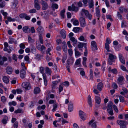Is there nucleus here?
<instances>
[{"mask_svg": "<svg viewBox=\"0 0 128 128\" xmlns=\"http://www.w3.org/2000/svg\"><path fill=\"white\" fill-rule=\"evenodd\" d=\"M108 58V61L110 64H112V62L114 61V59L116 58V56L112 54H109Z\"/></svg>", "mask_w": 128, "mask_h": 128, "instance_id": "nucleus-1", "label": "nucleus"}, {"mask_svg": "<svg viewBox=\"0 0 128 128\" xmlns=\"http://www.w3.org/2000/svg\"><path fill=\"white\" fill-rule=\"evenodd\" d=\"M82 12L84 13L86 17L88 18L90 20H91L92 19V15L91 14H90L89 12L87 10L84 9H82L81 12V13L82 15Z\"/></svg>", "mask_w": 128, "mask_h": 128, "instance_id": "nucleus-2", "label": "nucleus"}, {"mask_svg": "<svg viewBox=\"0 0 128 128\" xmlns=\"http://www.w3.org/2000/svg\"><path fill=\"white\" fill-rule=\"evenodd\" d=\"M22 86L26 90H30L31 88L30 83L29 82H23L22 84Z\"/></svg>", "mask_w": 128, "mask_h": 128, "instance_id": "nucleus-3", "label": "nucleus"}, {"mask_svg": "<svg viewBox=\"0 0 128 128\" xmlns=\"http://www.w3.org/2000/svg\"><path fill=\"white\" fill-rule=\"evenodd\" d=\"M40 3L42 6V10H45L48 8V6L47 2L42 0L40 1Z\"/></svg>", "mask_w": 128, "mask_h": 128, "instance_id": "nucleus-4", "label": "nucleus"}, {"mask_svg": "<svg viewBox=\"0 0 128 128\" xmlns=\"http://www.w3.org/2000/svg\"><path fill=\"white\" fill-rule=\"evenodd\" d=\"M79 20L81 26L82 27H84L86 24L85 18L83 17H81L80 18Z\"/></svg>", "mask_w": 128, "mask_h": 128, "instance_id": "nucleus-5", "label": "nucleus"}, {"mask_svg": "<svg viewBox=\"0 0 128 128\" xmlns=\"http://www.w3.org/2000/svg\"><path fill=\"white\" fill-rule=\"evenodd\" d=\"M26 68H22L20 72V76L21 78H25L26 76Z\"/></svg>", "mask_w": 128, "mask_h": 128, "instance_id": "nucleus-6", "label": "nucleus"}, {"mask_svg": "<svg viewBox=\"0 0 128 128\" xmlns=\"http://www.w3.org/2000/svg\"><path fill=\"white\" fill-rule=\"evenodd\" d=\"M117 122L120 126H124L128 124V122L126 121L121 120H117Z\"/></svg>", "mask_w": 128, "mask_h": 128, "instance_id": "nucleus-7", "label": "nucleus"}, {"mask_svg": "<svg viewBox=\"0 0 128 128\" xmlns=\"http://www.w3.org/2000/svg\"><path fill=\"white\" fill-rule=\"evenodd\" d=\"M79 115L80 118L83 120H85L86 118L85 114L82 111L80 110L79 111Z\"/></svg>", "mask_w": 128, "mask_h": 128, "instance_id": "nucleus-8", "label": "nucleus"}, {"mask_svg": "<svg viewBox=\"0 0 128 128\" xmlns=\"http://www.w3.org/2000/svg\"><path fill=\"white\" fill-rule=\"evenodd\" d=\"M6 72L8 74H11L12 72V68L10 66H8L6 68Z\"/></svg>", "mask_w": 128, "mask_h": 128, "instance_id": "nucleus-9", "label": "nucleus"}, {"mask_svg": "<svg viewBox=\"0 0 128 128\" xmlns=\"http://www.w3.org/2000/svg\"><path fill=\"white\" fill-rule=\"evenodd\" d=\"M94 120H90L89 122V125H91L92 128H96V122H94Z\"/></svg>", "mask_w": 128, "mask_h": 128, "instance_id": "nucleus-10", "label": "nucleus"}, {"mask_svg": "<svg viewBox=\"0 0 128 128\" xmlns=\"http://www.w3.org/2000/svg\"><path fill=\"white\" fill-rule=\"evenodd\" d=\"M118 56L120 61L122 63L125 64V62L124 58L122 54L120 53H119L118 54Z\"/></svg>", "mask_w": 128, "mask_h": 128, "instance_id": "nucleus-11", "label": "nucleus"}, {"mask_svg": "<svg viewBox=\"0 0 128 128\" xmlns=\"http://www.w3.org/2000/svg\"><path fill=\"white\" fill-rule=\"evenodd\" d=\"M36 30L38 32L39 34H42L44 31L43 28L41 26H39L36 29Z\"/></svg>", "mask_w": 128, "mask_h": 128, "instance_id": "nucleus-12", "label": "nucleus"}, {"mask_svg": "<svg viewBox=\"0 0 128 128\" xmlns=\"http://www.w3.org/2000/svg\"><path fill=\"white\" fill-rule=\"evenodd\" d=\"M22 29L23 32L25 33L28 34L30 32V28L28 26H25L23 27Z\"/></svg>", "mask_w": 128, "mask_h": 128, "instance_id": "nucleus-13", "label": "nucleus"}, {"mask_svg": "<svg viewBox=\"0 0 128 128\" xmlns=\"http://www.w3.org/2000/svg\"><path fill=\"white\" fill-rule=\"evenodd\" d=\"M91 48L92 49L94 48L95 50H97L98 48L96 44L95 41H92L91 42Z\"/></svg>", "mask_w": 128, "mask_h": 128, "instance_id": "nucleus-14", "label": "nucleus"}, {"mask_svg": "<svg viewBox=\"0 0 128 128\" xmlns=\"http://www.w3.org/2000/svg\"><path fill=\"white\" fill-rule=\"evenodd\" d=\"M60 34L62 37L63 38H65L66 36V32L64 29H62L60 31Z\"/></svg>", "mask_w": 128, "mask_h": 128, "instance_id": "nucleus-15", "label": "nucleus"}, {"mask_svg": "<svg viewBox=\"0 0 128 128\" xmlns=\"http://www.w3.org/2000/svg\"><path fill=\"white\" fill-rule=\"evenodd\" d=\"M42 76L43 78L44 85L45 86H46L47 85L48 80L46 79L47 76L46 74L45 73H44L42 74Z\"/></svg>", "mask_w": 128, "mask_h": 128, "instance_id": "nucleus-16", "label": "nucleus"}, {"mask_svg": "<svg viewBox=\"0 0 128 128\" xmlns=\"http://www.w3.org/2000/svg\"><path fill=\"white\" fill-rule=\"evenodd\" d=\"M88 102L90 107L92 106V98L90 95H89L88 97Z\"/></svg>", "mask_w": 128, "mask_h": 128, "instance_id": "nucleus-17", "label": "nucleus"}, {"mask_svg": "<svg viewBox=\"0 0 128 128\" xmlns=\"http://www.w3.org/2000/svg\"><path fill=\"white\" fill-rule=\"evenodd\" d=\"M113 103L111 101H110L108 104L107 106V110L112 109Z\"/></svg>", "mask_w": 128, "mask_h": 128, "instance_id": "nucleus-18", "label": "nucleus"}, {"mask_svg": "<svg viewBox=\"0 0 128 128\" xmlns=\"http://www.w3.org/2000/svg\"><path fill=\"white\" fill-rule=\"evenodd\" d=\"M40 88L39 87H36L34 88V93L36 94H37L40 93Z\"/></svg>", "mask_w": 128, "mask_h": 128, "instance_id": "nucleus-19", "label": "nucleus"}, {"mask_svg": "<svg viewBox=\"0 0 128 128\" xmlns=\"http://www.w3.org/2000/svg\"><path fill=\"white\" fill-rule=\"evenodd\" d=\"M36 48L38 49L41 51L44 50L46 49L45 47L43 45L41 46L40 45H39L36 46Z\"/></svg>", "mask_w": 128, "mask_h": 128, "instance_id": "nucleus-20", "label": "nucleus"}, {"mask_svg": "<svg viewBox=\"0 0 128 128\" xmlns=\"http://www.w3.org/2000/svg\"><path fill=\"white\" fill-rule=\"evenodd\" d=\"M124 79V78L123 76H120L118 79V83L121 84L122 82Z\"/></svg>", "mask_w": 128, "mask_h": 128, "instance_id": "nucleus-21", "label": "nucleus"}, {"mask_svg": "<svg viewBox=\"0 0 128 128\" xmlns=\"http://www.w3.org/2000/svg\"><path fill=\"white\" fill-rule=\"evenodd\" d=\"M3 82L6 84L8 83L9 81V78L6 76H4L2 78Z\"/></svg>", "mask_w": 128, "mask_h": 128, "instance_id": "nucleus-22", "label": "nucleus"}, {"mask_svg": "<svg viewBox=\"0 0 128 128\" xmlns=\"http://www.w3.org/2000/svg\"><path fill=\"white\" fill-rule=\"evenodd\" d=\"M71 21L73 23L74 25L77 26L79 24L78 21L77 20H74V19H72L71 20Z\"/></svg>", "mask_w": 128, "mask_h": 128, "instance_id": "nucleus-23", "label": "nucleus"}, {"mask_svg": "<svg viewBox=\"0 0 128 128\" xmlns=\"http://www.w3.org/2000/svg\"><path fill=\"white\" fill-rule=\"evenodd\" d=\"M65 10L64 9L62 10L60 12V15L62 18L64 19L65 18V16L64 15V13L65 12Z\"/></svg>", "mask_w": 128, "mask_h": 128, "instance_id": "nucleus-24", "label": "nucleus"}, {"mask_svg": "<svg viewBox=\"0 0 128 128\" xmlns=\"http://www.w3.org/2000/svg\"><path fill=\"white\" fill-rule=\"evenodd\" d=\"M46 72L49 74L50 75L51 74L52 71L48 67H46L45 69Z\"/></svg>", "mask_w": 128, "mask_h": 128, "instance_id": "nucleus-25", "label": "nucleus"}, {"mask_svg": "<svg viewBox=\"0 0 128 128\" xmlns=\"http://www.w3.org/2000/svg\"><path fill=\"white\" fill-rule=\"evenodd\" d=\"M68 108L69 112H71L73 110V104L72 103H70L69 104Z\"/></svg>", "mask_w": 128, "mask_h": 128, "instance_id": "nucleus-26", "label": "nucleus"}, {"mask_svg": "<svg viewBox=\"0 0 128 128\" xmlns=\"http://www.w3.org/2000/svg\"><path fill=\"white\" fill-rule=\"evenodd\" d=\"M8 118V117L5 116L4 117L2 121V122L4 124H6L7 122Z\"/></svg>", "mask_w": 128, "mask_h": 128, "instance_id": "nucleus-27", "label": "nucleus"}, {"mask_svg": "<svg viewBox=\"0 0 128 128\" xmlns=\"http://www.w3.org/2000/svg\"><path fill=\"white\" fill-rule=\"evenodd\" d=\"M70 40L72 41L73 44V45L74 46V44H76L77 42V40L74 37L71 38L70 39Z\"/></svg>", "mask_w": 128, "mask_h": 128, "instance_id": "nucleus-28", "label": "nucleus"}, {"mask_svg": "<svg viewBox=\"0 0 128 128\" xmlns=\"http://www.w3.org/2000/svg\"><path fill=\"white\" fill-rule=\"evenodd\" d=\"M102 82H100L98 85L97 88L99 90H101L102 88Z\"/></svg>", "mask_w": 128, "mask_h": 128, "instance_id": "nucleus-29", "label": "nucleus"}, {"mask_svg": "<svg viewBox=\"0 0 128 128\" xmlns=\"http://www.w3.org/2000/svg\"><path fill=\"white\" fill-rule=\"evenodd\" d=\"M60 80H58V81H53L52 82V88L53 89L55 88V86L57 85L58 82H60Z\"/></svg>", "mask_w": 128, "mask_h": 128, "instance_id": "nucleus-30", "label": "nucleus"}, {"mask_svg": "<svg viewBox=\"0 0 128 128\" xmlns=\"http://www.w3.org/2000/svg\"><path fill=\"white\" fill-rule=\"evenodd\" d=\"M31 52L33 53H36V49L34 46L33 45H32L31 46Z\"/></svg>", "mask_w": 128, "mask_h": 128, "instance_id": "nucleus-31", "label": "nucleus"}, {"mask_svg": "<svg viewBox=\"0 0 128 128\" xmlns=\"http://www.w3.org/2000/svg\"><path fill=\"white\" fill-rule=\"evenodd\" d=\"M96 101L98 104L100 103L101 100L100 98L98 96H96Z\"/></svg>", "mask_w": 128, "mask_h": 128, "instance_id": "nucleus-32", "label": "nucleus"}, {"mask_svg": "<svg viewBox=\"0 0 128 128\" xmlns=\"http://www.w3.org/2000/svg\"><path fill=\"white\" fill-rule=\"evenodd\" d=\"M18 3V1L17 0H14V2L12 3L13 5L12 6V7L13 8H15L17 6Z\"/></svg>", "mask_w": 128, "mask_h": 128, "instance_id": "nucleus-33", "label": "nucleus"}, {"mask_svg": "<svg viewBox=\"0 0 128 128\" xmlns=\"http://www.w3.org/2000/svg\"><path fill=\"white\" fill-rule=\"evenodd\" d=\"M78 70H81L80 72V74L82 76H84L85 75V73L84 71V69L82 68H79L78 69Z\"/></svg>", "mask_w": 128, "mask_h": 128, "instance_id": "nucleus-34", "label": "nucleus"}, {"mask_svg": "<svg viewBox=\"0 0 128 128\" xmlns=\"http://www.w3.org/2000/svg\"><path fill=\"white\" fill-rule=\"evenodd\" d=\"M74 58H72L68 60V63L70 64H72L74 62Z\"/></svg>", "mask_w": 128, "mask_h": 128, "instance_id": "nucleus-35", "label": "nucleus"}, {"mask_svg": "<svg viewBox=\"0 0 128 128\" xmlns=\"http://www.w3.org/2000/svg\"><path fill=\"white\" fill-rule=\"evenodd\" d=\"M75 55L76 56H79L81 55V53L77 50L76 49H75Z\"/></svg>", "mask_w": 128, "mask_h": 128, "instance_id": "nucleus-36", "label": "nucleus"}, {"mask_svg": "<svg viewBox=\"0 0 128 128\" xmlns=\"http://www.w3.org/2000/svg\"><path fill=\"white\" fill-rule=\"evenodd\" d=\"M52 7L54 10L57 9L58 8V5L56 4H52Z\"/></svg>", "mask_w": 128, "mask_h": 128, "instance_id": "nucleus-37", "label": "nucleus"}, {"mask_svg": "<svg viewBox=\"0 0 128 128\" xmlns=\"http://www.w3.org/2000/svg\"><path fill=\"white\" fill-rule=\"evenodd\" d=\"M58 90L59 93L60 94L63 90V86L62 84H61L59 86Z\"/></svg>", "mask_w": 128, "mask_h": 128, "instance_id": "nucleus-38", "label": "nucleus"}, {"mask_svg": "<svg viewBox=\"0 0 128 128\" xmlns=\"http://www.w3.org/2000/svg\"><path fill=\"white\" fill-rule=\"evenodd\" d=\"M10 40L8 42L10 44H12V43L14 42L16 43V41L14 39L12 38H10Z\"/></svg>", "mask_w": 128, "mask_h": 128, "instance_id": "nucleus-39", "label": "nucleus"}, {"mask_svg": "<svg viewBox=\"0 0 128 128\" xmlns=\"http://www.w3.org/2000/svg\"><path fill=\"white\" fill-rule=\"evenodd\" d=\"M80 30V28L77 27L74 28H73V31L75 32H77L79 31Z\"/></svg>", "mask_w": 128, "mask_h": 128, "instance_id": "nucleus-40", "label": "nucleus"}, {"mask_svg": "<svg viewBox=\"0 0 128 128\" xmlns=\"http://www.w3.org/2000/svg\"><path fill=\"white\" fill-rule=\"evenodd\" d=\"M126 21L123 20L121 23V27L122 28L125 27L126 26Z\"/></svg>", "mask_w": 128, "mask_h": 128, "instance_id": "nucleus-41", "label": "nucleus"}, {"mask_svg": "<svg viewBox=\"0 0 128 128\" xmlns=\"http://www.w3.org/2000/svg\"><path fill=\"white\" fill-rule=\"evenodd\" d=\"M58 105L57 103H56L53 105V108L52 109V111L53 112H54L56 111V109L58 107Z\"/></svg>", "mask_w": 128, "mask_h": 128, "instance_id": "nucleus-42", "label": "nucleus"}, {"mask_svg": "<svg viewBox=\"0 0 128 128\" xmlns=\"http://www.w3.org/2000/svg\"><path fill=\"white\" fill-rule=\"evenodd\" d=\"M72 7V11H74L76 12L78 11V7L75 6L73 4Z\"/></svg>", "mask_w": 128, "mask_h": 128, "instance_id": "nucleus-43", "label": "nucleus"}, {"mask_svg": "<svg viewBox=\"0 0 128 128\" xmlns=\"http://www.w3.org/2000/svg\"><path fill=\"white\" fill-rule=\"evenodd\" d=\"M28 42L29 43L33 42L34 41V40L32 39L31 37L29 36H28Z\"/></svg>", "mask_w": 128, "mask_h": 128, "instance_id": "nucleus-44", "label": "nucleus"}, {"mask_svg": "<svg viewBox=\"0 0 128 128\" xmlns=\"http://www.w3.org/2000/svg\"><path fill=\"white\" fill-rule=\"evenodd\" d=\"M0 12L5 17L6 16L8 15V13L6 12H4V10H1L0 11Z\"/></svg>", "mask_w": 128, "mask_h": 128, "instance_id": "nucleus-45", "label": "nucleus"}, {"mask_svg": "<svg viewBox=\"0 0 128 128\" xmlns=\"http://www.w3.org/2000/svg\"><path fill=\"white\" fill-rule=\"evenodd\" d=\"M119 98L120 102H124V97L121 96H119Z\"/></svg>", "mask_w": 128, "mask_h": 128, "instance_id": "nucleus-46", "label": "nucleus"}, {"mask_svg": "<svg viewBox=\"0 0 128 128\" xmlns=\"http://www.w3.org/2000/svg\"><path fill=\"white\" fill-rule=\"evenodd\" d=\"M108 112L111 116H112L114 113L113 112L112 109L107 110Z\"/></svg>", "mask_w": 128, "mask_h": 128, "instance_id": "nucleus-47", "label": "nucleus"}, {"mask_svg": "<svg viewBox=\"0 0 128 128\" xmlns=\"http://www.w3.org/2000/svg\"><path fill=\"white\" fill-rule=\"evenodd\" d=\"M6 5V2H5L3 1L1 3H0V8H3Z\"/></svg>", "mask_w": 128, "mask_h": 128, "instance_id": "nucleus-48", "label": "nucleus"}, {"mask_svg": "<svg viewBox=\"0 0 128 128\" xmlns=\"http://www.w3.org/2000/svg\"><path fill=\"white\" fill-rule=\"evenodd\" d=\"M81 61V60L80 58H79L75 62V64L76 66H78L79 65Z\"/></svg>", "mask_w": 128, "mask_h": 128, "instance_id": "nucleus-49", "label": "nucleus"}, {"mask_svg": "<svg viewBox=\"0 0 128 128\" xmlns=\"http://www.w3.org/2000/svg\"><path fill=\"white\" fill-rule=\"evenodd\" d=\"M68 53L70 56H71L72 55L73 52L71 48L69 49L68 50Z\"/></svg>", "mask_w": 128, "mask_h": 128, "instance_id": "nucleus-50", "label": "nucleus"}, {"mask_svg": "<svg viewBox=\"0 0 128 128\" xmlns=\"http://www.w3.org/2000/svg\"><path fill=\"white\" fill-rule=\"evenodd\" d=\"M9 105L10 106L12 105H13L14 106H16V102L14 101H12V102H10L9 103Z\"/></svg>", "mask_w": 128, "mask_h": 128, "instance_id": "nucleus-51", "label": "nucleus"}, {"mask_svg": "<svg viewBox=\"0 0 128 128\" xmlns=\"http://www.w3.org/2000/svg\"><path fill=\"white\" fill-rule=\"evenodd\" d=\"M34 6L35 8L38 10H39L40 8V6L38 4H34Z\"/></svg>", "mask_w": 128, "mask_h": 128, "instance_id": "nucleus-52", "label": "nucleus"}, {"mask_svg": "<svg viewBox=\"0 0 128 128\" xmlns=\"http://www.w3.org/2000/svg\"><path fill=\"white\" fill-rule=\"evenodd\" d=\"M105 47L106 50H107L108 52H109L110 47L109 44H105Z\"/></svg>", "mask_w": 128, "mask_h": 128, "instance_id": "nucleus-53", "label": "nucleus"}, {"mask_svg": "<svg viewBox=\"0 0 128 128\" xmlns=\"http://www.w3.org/2000/svg\"><path fill=\"white\" fill-rule=\"evenodd\" d=\"M62 84L63 85V86L64 85L66 86H69V84L68 82L65 81L64 82L62 83Z\"/></svg>", "mask_w": 128, "mask_h": 128, "instance_id": "nucleus-54", "label": "nucleus"}, {"mask_svg": "<svg viewBox=\"0 0 128 128\" xmlns=\"http://www.w3.org/2000/svg\"><path fill=\"white\" fill-rule=\"evenodd\" d=\"M84 44L81 42L79 43L78 45V48H82L84 46Z\"/></svg>", "mask_w": 128, "mask_h": 128, "instance_id": "nucleus-55", "label": "nucleus"}, {"mask_svg": "<svg viewBox=\"0 0 128 128\" xmlns=\"http://www.w3.org/2000/svg\"><path fill=\"white\" fill-rule=\"evenodd\" d=\"M1 100L3 102H4L6 101V99L4 96H2L1 98Z\"/></svg>", "mask_w": 128, "mask_h": 128, "instance_id": "nucleus-56", "label": "nucleus"}, {"mask_svg": "<svg viewBox=\"0 0 128 128\" xmlns=\"http://www.w3.org/2000/svg\"><path fill=\"white\" fill-rule=\"evenodd\" d=\"M26 14H22L20 15L19 16L21 18H25Z\"/></svg>", "mask_w": 128, "mask_h": 128, "instance_id": "nucleus-57", "label": "nucleus"}, {"mask_svg": "<svg viewBox=\"0 0 128 128\" xmlns=\"http://www.w3.org/2000/svg\"><path fill=\"white\" fill-rule=\"evenodd\" d=\"M106 43H105V44H109L111 42L110 39L108 38H107L106 40Z\"/></svg>", "mask_w": 128, "mask_h": 128, "instance_id": "nucleus-58", "label": "nucleus"}, {"mask_svg": "<svg viewBox=\"0 0 128 128\" xmlns=\"http://www.w3.org/2000/svg\"><path fill=\"white\" fill-rule=\"evenodd\" d=\"M112 88L114 89H116L118 87V86L115 83H113L112 84Z\"/></svg>", "mask_w": 128, "mask_h": 128, "instance_id": "nucleus-59", "label": "nucleus"}, {"mask_svg": "<svg viewBox=\"0 0 128 128\" xmlns=\"http://www.w3.org/2000/svg\"><path fill=\"white\" fill-rule=\"evenodd\" d=\"M80 40L83 41H86V40L84 36H80L79 38Z\"/></svg>", "mask_w": 128, "mask_h": 128, "instance_id": "nucleus-60", "label": "nucleus"}, {"mask_svg": "<svg viewBox=\"0 0 128 128\" xmlns=\"http://www.w3.org/2000/svg\"><path fill=\"white\" fill-rule=\"evenodd\" d=\"M54 103V104L56 103V101L55 100H50L49 101V104H52Z\"/></svg>", "mask_w": 128, "mask_h": 128, "instance_id": "nucleus-61", "label": "nucleus"}, {"mask_svg": "<svg viewBox=\"0 0 128 128\" xmlns=\"http://www.w3.org/2000/svg\"><path fill=\"white\" fill-rule=\"evenodd\" d=\"M93 71L92 69H90V78H93Z\"/></svg>", "mask_w": 128, "mask_h": 128, "instance_id": "nucleus-62", "label": "nucleus"}, {"mask_svg": "<svg viewBox=\"0 0 128 128\" xmlns=\"http://www.w3.org/2000/svg\"><path fill=\"white\" fill-rule=\"evenodd\" d=\"M22 110L21 109H18L14 111V112L16 114L20 113L22 112Z\"/></svg>", "mask_w": 128, "mask_h": 128, "instance_id": "nucleus-63", "label": "nucleus"}, {"mask_svg": "<svg viewBox=\"0 0 128 128\" xmlns=\"http://www.w3.org/2000/svg\"><path fill=\"white\" fill-rule=\"evenodd\" d=\"M20 46L21 48L24 49L25 48V45L21 43L20 44Z\"/></svg>", "mask_w": 128, "mask_h": 128, "instance_id": "nucleus-64", "label": "nucleus"}]
</instances>
